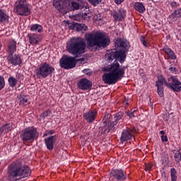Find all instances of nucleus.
Listing matches in <instances>:
<instances>
[{"mask_svg":"<svg viewBox=\"0 0 181 181\" xmlns=\"http://www.w3.org/2000/svg\"><path fill=\"white\" fill-rule=\"evenodd\" d=\"M115 47H121L122 49L117 50L116 49H110L107 51L105 54V59L107 62H111L112 60L115 59L114 62L108 66L103 68V71H108L109 73H105L103 75L102 78L105 84H108L111 86L112 84H117L119 80L124 78L125 76V69H128V66H122L119 65V63L122 64L127 59V52H129V42L128 40H124L121 38H117L115 41ZM119 63H118V61Z\"/></svg>","mask_w":181,"mask_h":181,"instance_id":"1","label":"nucleus"},{"mask_svg":"<svg viewBox=\"0 0 181 181\" xmlns=\"http://www.w3.org/2000/svg\"><path fill=\"white\" fill-rule=\"evenodd\" d=\"M32 170L27 165H23L21 160L11 163L7 168V180L18 181L25 177H30Z\"/></svg>","mask_w":181,"mask_h":181,"instance_id":"2","label":"nucleus"},{"mask_svg":"<svg viewBox=\"0 0 181 181\" xmlns=\"http://www.w3.org/2000/svg\"><path fill=\"white\" fill-rule=\"evenodd\" d=\"M87 42L88 49L90 50L92 47H106L111 43L110 38L105 37L104 33L100 32H92L85 35Z\"/></svg>","mask_w":181,"mask_h":181,"instance_id":"3","label":"nucleus"},{"mask_svg":"<svg viewBox=\"0 0 181 181\" xmlns=\"http://www.w3.org/2000/svg\"><path fill=\"white\" fill-rule=\"evenodd\" d=\"M86 47H87V44L84 38L73 37L67 43L66 50L74 57H80L81 54L86 53Z\"/></svg>","mask_w":181,"mask_h":181,"instance_id":"4","label":"nucleus"},{"mask_svg":"<svg viewBox=\"0 0 181 181\" xmlns=\"http://www.w3.org/2000/svg\"><path fill=\"white\" fill-rule=\"evenodd\" d=\"M53 6L63 15H66L70 11L83 9V6L80 3L71 0H54Z\"/></svg>","mask_w":181,"mask_h":181,"instance_id":"5","label":"nucleus"},{"mask_svg":"<svg viewBox=\"0 0 181 181\" xmlns=\"http://www.w3.org/2000/svg\"><path fill=\"white\" fill-rule=\"evenodd\" d=\"M38 136L37 129L35 127H27L21 134V138L23 142H33L35 139H37Z\"/></svg>","mask_w":181,"mask_h":181,"instance_id":"6","label":"nucleus"},{"mask_svg":"<svg viewBox=\"0 0 181 181\" xmlns=\"http://www.w3.org/2000/svg\"><path fill=\"white\" fill-rule=\"evenodd\" d=\"M14 12L20 16H29L30 9L26 0H17L14 4Z\"/></svg>","mask_w":181,"mask_h":181,"instance_id":"7","label":"nucleus"},{"mask_svg":"<svg viewBox=\"0 0 181 181\" xmlns=\"http://www.w3.org/2000/svg\"><path fill=\"white\" fill-rule=\"evenodd\" d=\"M54 71V67L50 66L47 62L41 63L35 70L36 76L38 78H46Z\"/></svg>","mask_w":181,"mask_h":181,"instance_id":"8","label":"nucleus"},{"mask_svg":"<svg viewBox=\"0 0 181 181\" xmlns=\"http://www.w3.org/2000/svg\"><path fill=\"white\" fill-rule=\"evenodd\" d=\"M77 64V61H76V57H69L67 55H64L59 60V65L62 69H65V70H70V69H74Z\"/></svg>","mask_w":181,"mask_h":181,"instance_id":"9","label":"nucleus"},{"mask_svg":"<svg viewBox=\"0 0 181 181\" xmlns=\"http://www.w3.org/2000/svg\"><path fill=\"white\" fill-rule=\"evenodd\" d=\"M165 86L175 93H180L181 91V81L175 76L168 78L167 82H165Z\"/></svg>","mask_w":181,"mask_h":181,"instance_id":"10","label":"nucleus"},{"mask_svg":"<svg viewBox=\"0 0 181 181\" xmlns=\"http://www.w3.org/2000/svg\"><path fill=\"white\" fill-rule=\"evenodd\" d=\"M136 132H138V129H136L134 126H130L126 129H124L122 132V136L120 137L121 142H127V141L132 139V138H134V135H135Z\"/></svg>","mask_w":181,"mask_h":181,"instance_id":"11","label":"nucleus"},{"mask_svg":"<svg viewBox=\"0 0 181 181\" xmlns=\"http://www.w3.org/2000/svg\"><path fill=\"white\" fill-rule=\"evenodd\" d=\"M112 176L118 181H125L129 175L127 174V172L122 169H115L111 172Z\"/></svg>","mask_w":181,"mask_h":181,"instance_id":"12","label":"nucleus"},{"mask_svg":"<svg viewBox=\"0 0 181 181\" xmlns=\"http://www.w3.org/2000/svg\"><path fill=\"white\" fill-rule=\"evenodd\" d=\"M77 86L79 90L87 91L91 90V88L93 87V82L88 78H82L78 82Z\"/></svg>","mask_w":181,"mask_h":181,"instance_id":"13","label":"nucleus"},{"mask_svg":"<svg viewBox=\"0 0 181 181\" xmlns=\"http://www.w3.org/2000/svg\"><path fill=\"white\" fill-rule=\"evenodd\" d=\"M166 78L163 76L160 75L158 76V81H156V87H157V93L159 97H163V84L166 86Z\"/></svg>","mask_w":181,"mask_h":181,"instance_id":"14","label":"nucleus"},{"mask_svg":"<svg viewBox=\"0 0 181 181\" xmlns=\"http://www.w3.org/2000/svg\"><path fill=\"white\" fill-rule=\"evenodd\" d=\"M111 15L115 22H122L127 16V11L123 8H120L117 11H114Z\"/></svg>","mask_w":181,"mask_h":181,"instance_id":"15","label":"nucleus"},{"mask_svg":"<svg viewBox=\"0 0 181 181\" xmlns=\"http://www.w3.org/2000/svg\"><path fill=\"white\" fill-rule=\"evenodd\" d=\"M111 115L109 113H105L104 117H103V125L104 127H107V132L114 131L115 129V125H117L115 123H114L112 121L111 122Z\"/></svg>","mask_w":181,"mask_h":181,"instance_id":"16","label":"nucleus"},{"mask_svg":"<svg viewBox=\"0 0 181 181\" xmlns=\"http://www.w3.org/2000/svg\"><path fill=\"white\" fill-rule=\"evenodd\" d=\"M7 60L13 66H19L22 63V58L19 54H13V53L8 54Z\"/></svg>","mask_w":181,"mask_h":181,"instance_id":"17","label":"nucleus"},{"mask_svg":"<svg viewBox=\"0 0 181 181\" xmlns=\"http://www.w3.org/2000/svg\"><path fill=\"white\" fill-rule=\"evenodd\" d=\"M97 117V111L90 110L83 114V118L88 124H93V121H95Z\"/></svg>","mask_w":181,"mask_h":181,"instance_id":"18","label":"nucleus"},{"mask_svg":"<svg viewBox=\"0 0 181 181\" xmlns=\"http://www.w3.org/2000/svg\"><path fill=\"white\" fill-rule=\"evenodd\" d=\"M28 37L30 45H39V42L42 41L38 34H28Z\"/></svg>","mask_w":181,"mask_h":181,"instance_id":"19","label":"nucleus"},{"mask_svg":"<svg viewBox=\"0 0 181 181\" xmlns=\"http://www.w3.org/2000/svg\"><path fill=\"white\" fill-rule=\"evenodd\" d=\"M163 50L167 56V59H170V60H176V54H175V52L172 49L169 48L168 46H165L163 48Z\"/></svg>","mask_w":181,"mask_h":181,"instance_id":"20","label":"nucleus"},{"mask_svg":"<svg viewBox=\"0 0 181 181\" xmlns=\"http://www.w3.org/2000/svg\"><path fill=\"white\" fill-rule=\"evenodd\" d=\"M181 18V8H177L174 11L170 16L169 19L171 22H176L178 19Z\"/></svg>","mask_w":181,"mask_h":181,"instance_id":"21","label":"nucleus"},{"mask_svg":"<svg viewBox=\"0 0 181 181\" xmlns=\"http://www.w3.org/2000/svg\"><path fill=\"white\" fill-rule=\"evenodd\" d=\"M16 52V41L15 40H10L8 42L7 52L8 54L15 53Z\"/></svg>","mask_w":181,"mask_h":181,"instance_id":"22","label":"nucleus"},{"mask_svg":"<svg viewBox=\"0 0 181 181\" xmlns=\"http://www.w3.org/2000/svg\"><path fill=\"white\" fill-rule=\"evenodd\" d=\"M56 136H51L48 138L45 139V144L47 146V148L49 151H53V145L54 144V139Z\"/></svg>","mask_w":181,"mask_h":181,"instance_id":"23","label":"nucleus"},{"mask_svg":"<svg viewBox=\"0 0 181 181\" xmlns=\"http://www.w3.org/2000/svg\"><path fill=\"white\" fill-rule=\"evenodd\" d=\"M9 22V16L6 14V11L4 9H0V23Z\"/></svg>","mask_w":181,"mask_h":181,"instance_id":"24","label":"nucleus"},{"mask_svg":"<svg viewBox=\"0 0 181 181\" xmlns=\"http://www.w3.org/2000/svg\"><path fill=\"white\" fill-rule=\"evenodd\" d=\"M134 8L135 11H137V12H139L140 13H144L145 12V6L142 4L141 2H136L134 6Z\"/></svg>","mask_w":181,"mask_h":181,"instance_id":"25","label":"nucleus"},{"mask_svg":"<svg viewBox=\"0 0 181 181\" xmlns=\"http://www.w3.org/2000/svg\"><path fill=\"white\" fill-rule=\"evenodd\" d=\"M30 30L32 32H37L38 33H42V30H43V27L39 24H34L30 27Z\"/></svg>","mask_w":181,"mask_h":181,"instance_id":"26","label":"nucleus"},{"mask_svg":"<svg viewBox=\"0 0 181 181\" xmlns=\"http://www.w3.org/2000/svg\"><path fill=\"white\" fill-rule=\"evenodd\" d=\"M174 153V158L175 159V161L177 162V163H179L181 160V148L178 149V150H175L173 151Z\"/></svg>","mask_w":181,"mask_h":181,"instance_id":"27","label":"nucleus"},{"mask_svg":"<svg viewBox=\"0 0 181 181\" xmlns=\"http://www.w3.org/2000/svg\"><path fill=\"white\" fill-rule=\"evenodd\" d=\"M122 117H124L122 112H119L114 117V121L112 122L117 125V124L119 122L120 119H122Z\"/></svg>","mask_w":181,"mask_h":181,"instance_id":"28","label":"nucleus"},{"mask_svg":"<svg viewBox=\"0 0 181 181\" xmlns=\"http://www.w3.org/2000/svg\"><path fill=\"white\" fill-rule=\"evenodd\" d=\"M170 176H171V181H177V171L175 168H172L170 169Z\"/></svg>","mask_w":181,"mask_h":181,"instance_id":"29","label":"nucleus"},{"mask_svg":"<svg viewBox=\"0 0 181 181\" xmlns=\"http://www.w3.org/2000/svg\"><path fill=\"white\" fill-rule=\"evenodd\" d=\"M18 97V100L20 101V105H25L28 104V96L25 95H21Z\"/></svg>","mask_w":181,"mask_h":181,"instance_id":"30","label":"nucleus"},{"mask_svg":"<svg viewBox=\"0 0 181 181\" xmlns=\"http://www.w3.org/2000/svg\"><path fill=\"white\" fill-rule=\"evenodd\" d=\"M76 29L77 32H86L88 28L86 25V24H76Z\"/></svg>","mask_w":181,"mask_h":181,"instance_id":"31","label":"nucleus"},{"mask_svg":"<svg viewBox=\"0 0 181 181\" xmlns=\"http://www.w3.org/2000/svg\"><path fill=\"white\" fill-rule=\"evenodd\" d=\"M99 135H108V134H110V132H108V128L107 126H104V124L103 127H99Z\"/></svg>","mask_w":181,"mask_h":181,"instance_id":"32","label":"nucleus"},{"mask_svg":"<svg viewBox=\"0 0 181 181\" xmlns=\"http://www.w3.org/2000/svg\"><path fill=\"white\" fill-rule=\"evenodd\" d=\"M8 83L10 87H15L18 83V80L15 78L13 76H10L8 78Z\"/></svg>","mask_w":181,"mask_h":181,"instance_id":"33","label":"nucleus"},{"mask_svg":"<svg viewBox=\"0 0 181 181\" xmlns=\"http://www.w3.org/2000/svg\"><path fill=\"white\" fill-rule=\"evenodd\" d=\"M49 114H50V110H47L45 112H44L42 114L40 115V119H45L47 117H49Z\"/></svg>","mask_w":181,"mask_h":181,"instance_id":"34","label":"nucleus"},{"mask_svg":"<svg viewBox=\"0 0 181 181\" xmlns=\"http://www.w3.org/2000/svg\"><path fill=\"white\" fill-rule=\"evenodd\" d=\"M5 87V78L4 76H0V91Z\"/></svg>","mask_w":181,"mask_h":181,"instance_id":"35","label":"nucleus"},{"mask_svg":"<svg viewBox=\"0 0 181 181\" xmlns=\"http://www.w3.org/2000/svg\"><path fill=\"white\" fill-rule=\"evenodd\" d=\"M4 127L6 128V132H8V131H12V129H13V127H12V123L5 124Z\"/></svg>","mask_w":181,"mask_h":181,"instance_id":"36","label":"nucleus"},{"mask_svg":"<svg viewBox=\"0 0 181 181\" xmlns=\"http://www.w3.org/2000/svg\"><path fill=\"white\" fill-rule=\"evenodd\" d=\"M88 1L93 6H97V5H98V4H100V2H101V0H88Z\"/></svg>","mask_w":181,"mask_h":181,"instance_id":"37","label":"nucleus"},{"mask_svg":"<svg viewBox=\"0 0 181 181\" xmlns=\"http://www.w3.org/2000/svg\"><path fill=\"white\" fill-rule=\"evenodd\" d=\"M82 18L87 19V18H91V13L90 12L82 13Z\"/></svg>","mask_w":181,"mask_h":181,"instance_id":"38","label":"nucleus"},{"mask_svg":"<svg viewBox=\"0 0 181 181\" xmlns=\"http://www.w3.org/2000/svg\"><path fill=\"white\" fill-rule=\"evenodd\" d=\"M135 112H136V110H134L132 112H127V116L129 117V118H135Z\"/></svg>","mask_w":181,"mask_h":181,"instance_id":"39","label":"nucleus"},{"mask_svg":"<svg viewBox=\"0 0 181 181\" xmlns=\"http://www.w3.org/2000/svg\"><path fill=\"white\" fill-rule=\"evenodd\" d=\"M169 71H171V73H173L174 74H177L178 70L175 66H170L169 68Z\"/></svg>","mask_w":181,"mask_h":181,"instance_id":"40","label":"nucleus"},{"mask_svg":"<svg viewBox=\"0 0 181 181\" xmlns=\"http://www.w3.org/2000/svg\"><path fill=\"white\" fill-rule=\"evenodd\" d=\"M140 40H141L142 45H144V46H145L146 47L148 46V42H146V40H145V37L141 36L140 37Z\"/></svg>","mask_w":181,"mask_h":181,"instance_id":"41","label":"nucleus"},{"mask_svg":"<svg viewBox=\"0 0 181 181\" xmlns=\"http://www.w3.org/2000/svg\"><path fill=\"white\" fill-rule=\"evenodd\" d=\"M180 4L173 1L170 3V6H172V8H177V6H180Z\"/></svg>","mask_w":181,"mask_h":181,"instance_id":"42","label":"nucleus"},{"mask_svg":"<svg viewBox=\"0 0 181 181\" xmlns=\"http://www.w3.org/2000/svg\"><path fill=\"white\" fill-rule=\"evenodd\" d=\"M83 74H86L87 76H91V74H93V73L91 72V71H90V69H83Z\"/></svg>","mask_w":181,"mask_h":181,"instance_id":"43","label":"nucleus"},{"mask_svg":"<svg viewBox=\"0 0 181 181\" xmlns=\"http://www.w3.org/2000/svg\"><path fill=\"white\" fill-rule=\"evenodd\" d=\"M163 118L164 121H169V118H170V114H169V112L165 113V115H163Z\"/></svg>","mask_w":181,"mask_h":181,"instance_id":"44","label":"nucleus"},{"mask_svg":"<svg viewBox=\"0 0 181 181\" xmlns=\"http://www.w3.org/2000/svg\"><path fill=\"white\" fill-rule=\"evenodd\" d=\"M161 141L162 142H168V136L162 135Z\"/></svg>","mask_w":181,"mask_h":181,"instance_id":"45","label":"nucleus"},{"mask_svg":"<svg viewBox=\"0 0 181 181\" xmlns=\"http://www.w3.org/2000/svg\"><path fill=\"white\" fill-rule=\"evenodd\" d=\"M124 1V0H115V4H116V5H121Z\"/></svg>","mask_w":181,"mask_h":181,"instance_id":"46","label":"nucleus"},{"mask_svg":"<svg viewBox=\"0 0 181 181\" xmlns=\"http://www.w3.org/2000/svg\"><path fill=\"white\" fill-rule=\"evenodd\" d=\"M151 169H152V166L149 164L146 165L145 167V170L148 171V170H151Z\"/></svg>","mask_w":181,"mask_h":181,"instance_id":"47","label":"nucleus"},{"mask_svg":"<svg viewBox=\"0 0 181 181\" xmlns=\"http://www.w3.org/2000/svg\"><path fill=\"white\" fill-rule=\"evenodd\" d=\"M0 132H6L5 124L0 127Z\"/></svg>","mask_w":181,"mask_h":181,"instance_id":"48","label":"nucleus"},{"mask_svg":"<svg viewBox=\"0 0 181 181\" xmlns=\"http://www.w3.org/2000/svg\"><path fill=\"white\" fill-rule=\"evenodd\" d=\"M86 60V57H83L77 59V62H84Z\"/></svg>","mask_w":181,"mask_h":181,"instance_id":"49","label":"nucleus"},{"mask_svg":"<svg viewBox=\"0 0 181 181\" xmlns=\"http://www.w3.org/2000/svg\"><path fill=\"white\" fill-rule=\"evenodd\" d=\"M70 29H74L75 28H76V25H74V24H72L71 25H70Z\"/></svg>","mask_w":181,"mask_h":181,"instance_id":"50","label":"nucleus"},{"mask_svg":"<svg viewBox=\"0 0 181 181\" xmlns=\"http://www.w3.org/2000/svg\"><path fill=\"white\" fill-rule=\"evenodd\" d=\"M97 16V18H95L96 21H101V16H99V17H98V16Z\"/></svg>","mask_w":181,"mask_h":181,"instance_id":"51","label":"nucleus"},{"mask_svg":"<svg viewBox=\"0 0 181 181\" xmlns=\"http://www.w3.org/2000/svg\"><path fill=\"white\" fill-rule=\"evenodd\" d=\"M160 134L161 135H165V131L161 130V131L160 132Z\"/></svg>","mask_w":181,"mask_h":181,"instance_id":"52","label":"nucleus"},{"mask_svg":"<svg viewBox=\"0 0 181 181\" xmlns=\"http://www.w3.org/2000/svg\"><path fill=\"white\" fill-rule=\"evenodd\" d=\"M49 134H50L51 135H52V134H54V130H50V131H49Z\"/></svg>","mask_w":181,"mask_h":181,"instance_id":"53","label":"nucleus"},{"mask_svg":"<svg viewBox=\"0 0 181 181\" xmlns=\"http://www.w3.org/2000/svg\"><path fill=\"white\" fill-rule=\"evenodd\" d=\"M1 108H2V106L0 105V110H1Z\"/></svg>","mask_w":181,"mask_h":181,"instance_id":"54","label":"nucleus"}]
</instances>
